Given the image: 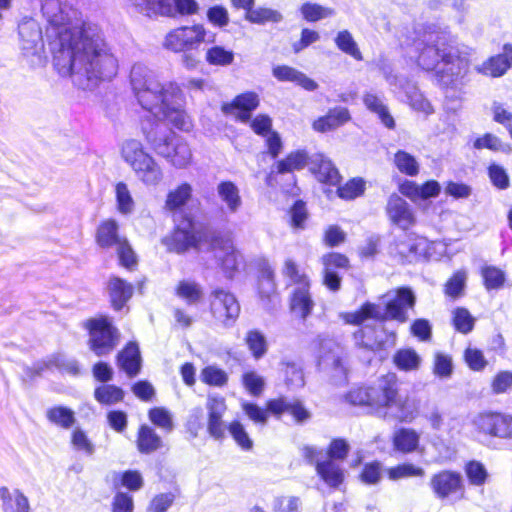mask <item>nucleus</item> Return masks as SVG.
<instances>
[{
    "mask_svg": "<svg viewBox=\"0 0 512 512\" xmlns=\"http://www.w3.org/2000/svg\"><path fill=\"white\" fill-rule=\"evenodd\" d=\"M395 365L404 371L417 370L421 364V358L413 349H401L393 357Z\"/></svg>",
    "mask_w": 512,
    "mask_h": 512,
    "instance_id": "a18cd8bd",
    "label": "nucleus"
},
{
    "mask_svg": "<svg viewBox=\"0 0 512 512\" xmlns=\"http://www.w3.org/2000/svg\"><path fill=\"white\" fill-rule=\"evenodd\" d=\"M205 254H211L227 278H233L242 263V256L228 237L212 234Z\"/></svg>",
    "mask_w": 512,
    "mask_h": 512,
    "instance_id": "9b49d317",
    "label": "nucleus"
},
{
    "mask_svg": "<svg viewBox=\"0 0 512 512\" xmlns=\"http://www.w3.org/2000/svg\"><path fill=\"white\" fill-rule=\"evenodd\" d=\"M259 105V97L254 92H246L235 97L231 103H225L222 111L228 115H234L242 122H247L251 112Z\"/></svg>",
    "mask_w": 512,
    "mask_h": 512,
    "instance_id": "aec40b11",
    "label": "nucleus"
},
{
    "mask_svg": "<svg viewBox=\"0 0 512 512\" xmlns=\"http://www.w3.org/2000/svg\"><path fill=\"white\" fill-rule=\"evenodd\" d=\"M205 60L213 66H229L234 62V52L223 46L215 45L206 50Z\"/></svg>",
    "mask_w": 512,
    "mask_h": 512,
    "instance_id": "37998d69",
    "label": "nucleus"
},
{
    "mask_svg": "<svg viewBox=\"0 0 512 512\" xmlns=\"http://www.w3.org/2000/svg\"><path fill=\"white\" fill-rule=\"evenodd\" d=\"M87 328L89 330V347L97 356L110 354L118 345L120 333L108 317L90 319Z\"/></svg>",
    "mask_w": 512,
    "mask_h": 512,
    "instance_id": "1a4fd4ad",
    "label": "nucleus"
},
{
    "mask_svg": "<svg viewBox=\"0 0 512 512\" xmlns=\"http://www.w3.org/2000/svg\"><path fill=\"white\" fill-rule=\"evenodd\" d=\"M316 471L321 479L332 488L338 487L344 480L343 469L333 460L327 459L318 462Z\"/></svg>",
    "mask_w": 512,
    "mask_h": 512,
    "instance_id": "2f4dec72",
    "label": "nucleus"
},
{
    "mask_svg": "<svg viewBox=\"0 0 512 512\" xmlns=\"http://www.w3.org/2000/svg\"><path fill=\"white\" fill-rule=\"evenodd\" d=\"M433 372L439 378H450L453 372L451 357L443 353H436L434 357Z\"/></svg>",
    "mask_w": 512,
    "mask_h": 512,
    "instance_id": "052dcab7",
    "label": "nucleus"
},
{
    "mask_svg": "<svg viewBox=\"0 0 512 512\" xmlns=\"http://www.w3.org/2000/svg\"><path fill=\"white\" fill-rule=\"evenodd\" d=\"M228 431L235 440V442L243 450H251L253 447V441L246 432L244 426L239 421H233L228 426Z\"/></svg>",
    "mask_w": 512,
    "mask_h": 512,
    "instance_id": "4d7b16f0",
    "label": "nucleus"
},
{
    "mask_svg": "<svg viewBox=\"0 0 512 512\" xmlns=\"http://www.w3.org/2000/svg\"><path fill=\"white\" fill-rule=\"evenodd\" d=\"M335 44L339 50L350 55L355 60L361 61L363 59L356 41L348 30H342L337 33Z\"/></svg>",
    "mask_w": 512,
    "mask_h": 512,
    "instance_id": "49530a36",
    "label": "nucleus"
},
{
    "mask_svg": "<svg viewBox=\"0 0 512 512\" xmlns=\"http://www.w3.org/2000/svg\"><path fill=\"white\" fill-rule=\"evenodd\" d=\"M407 99L409 100L410 106L419 112H423L426 115L433 113V107L431 103L419 92L418 88L411 84L407 83L406 86L402 87Z\"/></svg>",
    "mask_w": 512,
    "mask_h": 512,
    "instance_id": "79ce46f5",
    "label": "nucleus"
},
{
    "mask_svg": "<svg viewBox=\"0 0 512 512\" xmlns=\"http://www.w3.org/2000/svg\"><path fill=\"white\" fill-rule=\"evenodd\" d=\"M19 35L24 55L40 60L44 52V42L39 24L32 19L22 22L19 25Z\"/></svg>",
    "mask_w": 512,
    "mask_h": 512,
    "instance_id": "dca6fc26",
    "label": "nucleus"
},
{
    "mask_svg": "<svg viewBox=\"0 0 512 512\" xmlns=\"http://www.w3.org/2000/svg\"><path fill=\"white\" fill-rule=\"evenodd\" d=\"M475 319L465 308H457L453 313V324L461 333H469L474 326Z\"/></svg>",
    "mask_w": 512,
    "mask_h": 512,
    "instance_id": "13d9d810",
    "label": "nucleus"
},
{
    "mask_svg": "<svg viewBox=\"0 0 512 512\" xmlns=\"http://www.w3.org/2000/svg\"><path fill=\"white\" fill-rule=\"evenodd\" d=\"M115 198L117 211L121 215H131L135 211L136 203L126 183L118 182L115 185Z\"/></svg>",
    "mask_w": 512,
    "mask_h": 512,
    "instance_id": "f704fd0d",
    "label": "nucleus"
},
{
    "mask_svg": "<svg viewBox=\"0 0 512 512\" xmlns=\"http://www.w3.org/2000/svg\"><path fill=\"white\" fill-rule=\"evenodd\" d=\"M201 378L203 382L214 386H223L228 380L226 372L215 366L204 368L201 372Z\"/></svg>",
    "mask_w": 512,
    "mask_h": 512,
    "instance_id": "e2e57ef3",
    "label": "nucleus"
},
{
    "mask_svg": "<svg viewBox=\"0 0 512 512\" xmlns=\"http://www.w3.org/2000/svg\"><path fill=\"white\" fill-rule=\"evenodd\" d=\"M310 286L296 287L291 297V311L305 320L313 311L314 301L309 292Z\"/></svg>",
    "mask_w": 512,
    "mask_h": 512,
    "instance_id": "c85d7f7f",
    "label": "nucleus"
},
{
    "mask_svg": "<svg viewBox=\"0 0 512 512\" xmlns=\"http://www.w3.org/2000/svg\"><path fill=\"white\" fill-rule=\"evenodd\" d=\"M509 68L508 59L505 55H497L489 58L481 65L476 67V70L486 76L500 77Z\"/></svg>",
    "mask_w": 512,
    "mask_h": 512,
    "instance_id": "e433bc0d",
    "label": "nucleus"
},
{
    "mask_svg": "<svg viewBox=\"0 0 512 512\" xmlns=\"http://www.w3.org/2000/svg\"><path fill=\"white\" fill-rule=\"evenodd\" d=\"M320 364L325 368L331 369L335 384H342L346 381L347 369L344 365L343 358L339 354L333 353L322 357Z\"/></svg>",
    "mask_w": 512,
    "mask_h": 512,
    "instance_id": "58836bf2",
    "label": "nucleus"
},
{
    "mask_svg": "<svg viewBox=\"0 0 512 512\" xmlns=\"http://www.w3.org/2000/svg\"><path fill=\"white\" fill-rule=\"evenodd\" d=\"M175 496L172 493H161L156 495L150 502L149 512H166L173 504Z\"/></svg>",
    "mask_w": 512,
    "mask_h": 512,
    "instance_id": "338daca9",
    "label": "nucleus"
},
{
    "mask_svg": "<svg viewBox=\"0 0 512 512\" xmlns=\"http://www.w3.org/2000/svg\"><path fill=\"white\" fill-rule=\"evenodd\" d=\"M175 294L188 305L198 304L204 295L202 286L193 280H181L175 287Z\"/></svg>",
    "mask_w": 512,
    "mask_h": 512,
    "instance_id": "72a5a7b5",
    "label": "nucleus"
},
{
    "mask_svg": "<svg viewBox=\"0 0 512 512\" xmlns=\"http://www.w3.org/2000/svg\"><path fill=\"white\" fill-rule=\"evenodd\" d=\"M245 19L253 24L264 25L266 23L281 22L283 15L278 10L272 8L257 7L249 11V13H246Z\"/></svg>",
    "mask_w": 512,
    "mask_h": 512,
    "instance_id": "c9c22d12",
    "label": "nucleus"
},
{
    "mask_svg": "<svg viewBox=\"0 0 512 512\" xmlns=\"http://www.w3.org/2000/svg\"><path fill=\"white\" fill-rule=\"evenodd\" d=\"M431 487L439 498H447L462 493V477L457 472L442 471L431 478Z\"/></svg>",
    "mask_w": 512,
    "mask_h": 512,
    "instance_id": "6ab92c4d",
    "label": "nucleus"
},
{
    "mask_svg": "<svg viewBox=\"0 0 512 512\" xmlns=\"http://www.w3.org/2000/svg\"><path fill=\"white\" fill-rule=\"evenodd\" d=\"M492 390L496 394L505 393L512 388V372L501 371L492 381Z\"/></svg>",
    "mask_w": 512,
    "mask_h": 512,
    "instance_id": "774afa93",
    "label": "nucleus"
},
{
    "mask_svg": "<svg viewBox=\"0 0 512 512\" xmlns=\"http://www.w3.org/2000/svg\"><path fill=\"white\" fill-rule=\"evenodd\" d=\"M386 214L394 225L407 230L416 223V216L409 203L398 194H391L386 204Z\"/></svg>",
    "mask_w": 512,
    "mask_h": 512,
    "instance_id": "f3484780",
    "label": "nucleus"
},
{
    "mask_svg": "<svg viewBox=\"0 0 512 512\" xmlns=\"http://www.w3.org/2000/svg\"><path fill=\"white\" fill-rule=\"evenodd\" d=\"M96 240L102 248H115L121 265L126 268L136 263L134 252L126 238L119 235L118 223L115 220L109 219L99 225Z\"/></svg>",
    "mask_w": 512,
    "mask_h": 512,
    "instance_id": "9d476101",
    "label": "nucleus"
},
{
    "mask_svg": "<svg viewBox=\"0 0 512 512\" xmlns=\"http://www.w3.org/2000/svg\"><path fill=\"white\" fill-rule=\"evenodd\" d=\"M282 273L291 280V283L297 285V287L310 286L308 276L302 272L298 265L291 259H287L284 262Z\"/></svg>",
    "mask_w": 512,
    "mask_h": 512,
    "instance_id": "5fc2aeb1",
    "label": "nucleus"
},
{
    "mask_svg": "<svg viewBox=\"0 0 512 512\" xmlns=\"http://www.w3.org/2000/svg\"><path fill=\"white\" fill-rule=\"evenodd\" d=\"M363 102L369 111L378 116L385 127L389 129H393L395 127L394 118L379 96L370 92L366 93L363 96Z\"/></svg>",
    "mask_w": 512,
    "mask_h": 512,
    "instance_id": "473e14b6",
    "label": "nucleus"
},
{
    "mask_svg": "<svg viewBox=\"0 0 512 512\" xmlns=\"http://www.w3.org/2000/svg\"><path fill=\"white\" fill-rule=\"evenodd\" d=\"M242 382L247 391L253 396H260L265 386L264 378L254 371L245 373Z\"/></svg>",
    "mask_w": 512,
    "mask_h": 512,
    "instance_id": "680f3d73",
    "label": "nucleus"
},
{
    "mask_svg": "<svg viewBox=\"0 0 512 512\" xmlns=\"http://www.w3.org/2000/svg\"><path fill=\"white\" fill-rule=\"evenodd\" d=\"M117 361L119 367L125 371L129 377L136 376L141 367V356L138 345L133 342L127 344L118 354Z\"/></svg>",
    "mask_w": 512,
    "mask_h": 512,
    "instance_id": "bb28decb",
    "label": "nucleus"
},
{
    "mask_svg": "<svg viewBox=\"0 0 512 512\" xmlns=\"http://www.w3.org/2000/svg\"><path fill=\"white\" fill-rule=\"evenodd\" d=\"M310 169L321 182L337 185L340 181V174L334 164L322 154L313 155L310 158Z\"/></svg>",
    "mask_w": 512,
    "mask_h": 512,
    "instance_id": "412c9836",
    "label": "nucleus"
},
{
    "mask_svg": "<svg viewBox=\"0 0 512 512\" xmlns=\"http://www.w3.org/2000/svg\"><path fill=\"white\" fill-rule=\"evenodd\" d=\"M149 419L153 424L164 430L171 431L173 428L172 416L170 412L163 407L151 409L149 411Z\"/></svg>",
    "mask_w": 512,
    "mask_h": 512,
    "instance_id": "0e129e2a",
    "label": "nucleus"
},
{
    "mask_svg": "<svg viewBox=\"0 0 512 512\" xmlns=\"http://www.w3.org/2000/svg\"><path fill=\"white\" fill-rule=\"evenodd\" d=\"M385 385V391H391V399L382 401L379 417L404 423L413 422L419 416L420 400L408 394H399L397 378L393 374L387 375Z\"/></svg>",
    "mask_w": 512,
    "mask_h": 512,
    "instance_id": "423d86ee",
    "label": "nucleus"
},
{
    "mask_svg": "<svg viewBox=\"0 0 512 512\" xmlns=\"http://www.w3.org/2000/svg\"><path fill=\"white\" fill-rule=\"evenodd\" d=\"M428 241L425 238L407 237L395 244V252L408 262H413L426 255Z\"/></svg>",
    "mask_w": 512,
    "mask_h": 512,
    "instance_id": "5701e85b",
    "label": "nucleus"
},
{
    "mask_svg": "<svg viewBox=\"0 0 512 512\" xmlns=\"http://www.w3.org/2000/svg\"><path fill=\"white\" fill-rule=\"evenodd\" d=\"M71 444L77 451H81L88 456L95 452V446L88 438L87 434L80 428L73 430L71 435Z\"/></svg>",
    "mask_w": 512,
    "mask_h": 512,
    "instance_id": "6e6d98bb",
    "label": "nucleus"
},
{
    "mask_svg": "<svg viewBox=\"0 0 512 512\" xmlns=\"http://www.w3.org/2000/svg\"><path fill=\"white\" fill-rule=\"evenodd\" d=\"M245 342L255 359H260L266 354L268 344L266 337L260 331H248L245 337Z\"/></svg>",
    "mask_w": 512,
    "mask_h": 512,
    "instance_id": "8fccbe9b",
    "label": "nucleus"
},
{
    "mask_svg": "<svg viewBox=\"0 0 512 512\" xmlns=\"http://www.w3.org/2000/svg\"><path fill=\"white\" fill-rule=\"evenodd\" d=\"M394 164L401 173L408 176H416L419 172V164L415 157L403 150L395 154Z\"/></svg>",
    "mask_w": 512,
    "mask_h": 512,
    "instance_id": "3c124183",
    "label": "nucleus"
},
{
    "mask_svg": "<svg viewBox=\"0 0 512 512\" xmlns=\"http://www.w3.org/2000/svg\"><path fill=\"white\" fill-rule=\"evenodd\" d=\"M206 407L208 410L207 431L214 439H222L228 429L222 420L227 409L225 400L222 397L210 396Z\"/></svg>",
    "mask_w": 512,
    "mask_h": 512,
    "instance_id": "a211bd4d",
    "label": "nucleus"
},
{
    "mask_svg": "<svg viewBox=\"0 0 512 512\" xmlns=\"http://www.w3.org/2000/svg\"><path fill=\"white\" fill-rule=\"evenodd\" d=\"M351 119L349 110L345 107H335L328 111L325 116L316 119L312 127L317 132H328L334 130Z\"/></svg>",
    "mask_w": 512,
    "mask_h": 512,
    "instance_id": "b1692460",
    "label": "nucleus"
},
{
    "mask_svg": "<svg viewBox=\"0 0 512 512\" xmlns=\"http://www.w3.org/2000/svg\"><path fill=\"white\" fill-rule=\"evenodd\" d=\"M0 501L3 512H31L28 498L19 489L0 487Z\"/></svg>",
    "mask_w": 512,
    "mask_h": 512,
    "instance_id": "4be33fe9",
    "label": "nucleus"
},
{
    "mask_svg": "<svg viewBox=\"0 0 512 512\" xmlns=\"http://www.w3.org/2000/svg\"><path fill=\"white\" fill-rule=\"evenodd\" d=\"M302 17L308 22H316L322 19L332 17L336 14L330 7L322 6L318 3L305 2L300 6Z\"/></svg>",
    "mask_w": 512,
    "mask_h": 512,
    "instance_id": "ea45409f",
    "label": "nucleus"
},
{
    "mask_svg": "<svg viewBox=\"0 0 512 512\" xmlns=\"http://www.w3.org/2000/svg\"><path fill=\"white\" fill-rule=\"evenodd\" d=\"M393 447L396 451L404 454L415 452L420 444V434L413 428H399L392 438Z\"/></svg>",
    "mask_w": 512,
    "mask_h": 512,
    "instance_id": "cd10ccee",
    "label": "nucleus"
},
{
    "mask_svg": "<svg viewBox=\"0 0 512 512\" xmlns=\"http://www.w3.org/2000/svg\"><path fill=\"white\" fill-rule=\"evenodd\" d=\"M121 155L134 171L137 179L145 186L156 187L162 182L164 173L161 166L145 151L140 141L136 139L124 141Z\"/></svg>",
    "mask_w": 512,
    "mask_h": 512,
    "instance_id": "39448f33",
    "label": "nucleus"
},
{
    "mask_svg": "<svg viewBox=\"0 0 512 512\" xmlns=\"http://www.w3.org/2000/svg\"><path fill=\"white\" fill-rule=\"evenodd\" d=\"M387 375L381 377L372 387H358L347 394V400L353 405L365 406L379 416L382 401L391 399V391H385Z\"/></svg>",
    "mask_w": 512,
    "mask_h": 512,
    "instance_id": "f8f14e48",
    "label": "nucleus"
},
{
    "mask_svg": "<svg viewBox=\"0 0 512 512\" xmlns=\"http://www.w3.org/2000/svg\"><path fill=\"white\" fill-rule=\"evenodd\" d=\"M362 325L363 327L354 332L356 344L372 351L381 349L382 341L378 339L375 329L365 323Z\"/></svg>",
    "mask_w": 512,
    "mask_h": 512,
    "instance_id": "4c0bfd02",
    "label": "nucleus"
},
{
    "mask_svg": "<svg viewBox=\"0 0 512 512\" xmlns=\"http://www.w3.org/2000/svg\"><path fill=\"white\" fill-rule=\"evenodd\" d=\"M388 477L391 480H399L409 477H424L425 471L411 463H404L387 470Z\"/></svg>",
    "mask_w": 512,
    "mask_h": 512,
    "instance_id": "603ef678",
    "label": "nucleus"
},
{
    "mask_svg": "<svg viewBox=\"0 0 512 512\" xmlns=\"http://www.w3.org/2000/svg\"><path fill=\"white\" fill-rule=\"evenodd\" d=\"M471 425L479 438H499L503 440H512V415L484 411L476 414Z\"/></svg>",
    "mask_w": 512,
    "mask_h": 512,
    "instance_id": "6e6552de",
    "label": "nucleus"
},
{
    "mask_svg": "<svg viewBox=\"0 0 512 512\" xmlns=\"http://www.w3.org/2000/svg\"><path fill=\"white\" fill-rule=\"evenodd\" d=\"M385 309L380 305L365 303L360 310L346 313L343 319L349 324H363L369 320L384 321L387 319L405 323L409 317L408 309L415 305V295L411 289L402 287L389 291L383 296Z\"/></svg>",
    "mask_w": 512,
    "mask_h": 512,
    "instance_id": "7ed1b4c3",
    "label": "nucleus"
},
{
    "mask_svg": "<svg viewBox=\"0 0 512 512\" xmlns=\"http://www.w3.org/2000/svg\"><path fill=\"white\" fill-rule=\"evenodd\" d=\"M465 473L469 482L474 486L484 485L488 478L487 469L481 462L476 460H472L466 464Z\"/></svg>",
    "mask_w": 512,
    "mask_h": 512,
    "instance_id": "864d4df0",
    "label": "nucleus"
},
{
    "mask_svg": "<svg viewBox=\"0 0 512 512\" xmlns=\"http://www.w3.org/2000/svg\"><path fill=\"white\" fill-rule=\"evenodd\" d=\"M469 71V62L465 57L457 55L453 48V57L443 62V68L437 72V80L443 87L458 88L464 84Z\"/></svg>",
    "mask_w": 512,
    "mask_h": 512,
    "instance_id": "2eb2a0df",
    "label": "nucleus"
},
{
    "mask_svg": "<svg viewBox=\"0 0 512 512\" xmlns=\"http://www.w3.org/2000/svg\"><path fill=\"white\" fill-rule=\"evenodd\" d=\"M193 188L189 183H182L170 190L166 196L164 208L175 212L184 207L192 198Z\"/></svg>",
    "mask_w": 512,
    "mask_h": 512,
    "instance_id": "7c9ffc66",
    "label": "nucleus"
},
{
    "mask_svg": "<svg viewBox=\"0 0 512 512\" xmlns=\"http://www.w3.org/2000/svg\"><path fill=\"white\" fill-rule=\"evenodd\" d=\"M95 399L103 405H113L124 398V391L115 385H102L94 391Z\"/></svg>",
    "mask_w": 512,
    "mask_h": 512,
    "instance_id": "09e8293b",
    "label": "nucleus"
},
{
    "mask_svg": "<svg viewBox=\"0 0 512 512\" xmlns=\"http://www.w3.org/2000/svg\"><path fill=\"white\" fill-rule=\"evenodd\" d=\"M137 443L142 453H151L162 446L161 438L148 426L140 428Z\"/></svg>",
    "mask_w": 512,
    "mask_h": 512,
    "instance_id": "a19ab883",
    "label": "nucleus"
},
{
    "mask_svg": "<svg viewBox=\"0 0 512 512\" xmlns=\"http://www.w3.org/2000/svg\"><path fill=\"white\" fill-rule=\"evenodd\" d=\"M302 502L296 496H280L275 499L274 512H301Z\"/></svg>",
    "mask_w": 512,
    "mask_h": 512,
    "instance_id": "69168bd1",
    "label": "nucleus"
},
{
    "mask_svg": "<svg viewBox=\"0 0 512 512\" xmlns=\"http://www.w3.org/2000/svg\"><path fill=\"white\" fill-rule=\"evenodd\" d=\"M139 11L148 17L174 18V0H132Z\"/></svg>",
    "mask_w": 512,
    "mask_h": 512,
    "instance_id": "a878e982",
    "label": "nucleus"
},
{
    "mask_svg": "<svg viewBox=\"0 0 512 512\" xmlns=\"http://www.w3.org/2000/svg\"><path fill=\"white\" fill-rule=\"evenodd\" d=\"M211 235L196 234L186 228H177L170 237L163 240L169 251L178 254L186 252L194 247L200 253H206Z\"/></svg>",
    "mask_w": 512,
    "mask_h": 512,
    "instance_id": "4468645a",
    "label": "nucleus"
},
{
    "mask_svg": "<svg viewBox=\"0 0 512 512\" xmlns=\"http://www.w3.org/2000/svg\"><path fill=\"white\" fill-rule=\"evenodd\" d=\"M216 191L230 213H236L242 206L239 188L232 181H221L217 185Z\"/></svg>",
    "mask_w": 512,
    "mask_h": 512,
    "instance_id": "c756f323",
    "label": "nucleus"
},
{
    "mask_svg": "<svg viewBox=\"0 0 512 512\" xmlns=\"http://www.w3.org/2000/svg\"><path fill=\"white\" fill-rule=\"evenodd\" d=\"M451 36L446 30L432 25L419 32L412 47L416 54L417 64L423 70L431 71L439 61H448L453 57Z\"/></svg>",
    "mask_w": 512,
    "mask_h": 512,
    "instance_id": "20e7f679",
    "label": "nucleus"
},
{
    "mask_svg": "<svg viewBox=\"0 0 512 512\" xmlns=\"http://www.w3.org/2000/svg\"><path fill=\"white\" fill-rule=\"evenodd\" d=\"M365 182L362 179H352L338 188V195L344 200H352L363 194Z\"/></svg>",
    "mask_w": 512,
    "mask_h": 512,
    "instance_id": "bf43d9fd",
    "label": "nucleus"
},
{
    "mask_svg": "<svg viewBox=\"0 0 512 512\" xmlns=\"http://www.w3.org/2000/svg\"><path fill=\"white\" fill-rule=\"evenodd\" d=\"M108 291L113 308L121 310L132 297L134 287L131 283L119 277H111L108 283Z\"/></svg>",
    "mask_w": 512,
    "mask_h": 512,
    "instance_id": "393cba45",
    "label": "nucleus"
},
{
    "mask_svg": "<svg viewBox=\"0 0 512 512\" xmlns=\"http://www.w3.org/2000/svg\"><path fill=\"white\" fill-rule=\"evenodd\" d=\"M308 162H310V158L305 151H296L277 163V171L283 174L300 170L305 167Z\"/></svg>",
    "mask_w": 512,
    "mask_h": 512,
    "instance_id": "c03bdc74",
    "label": "nucleus"
},
{
    "mask_svg": "<svg viewBox=\"0 0 512 512\" xmlns=\"http://www.w3.org/2000/svg\"><path fill=\"white\" fill-rule=\"evenodd\" d=\"M47 419L64 429H69L75 422L74 412L63 406L52 407L46 412Z\"/></svg>",
    "mask_w": 512,
    "mask_h": 512,
    "instance_id": "de8ad7c7",
    "label": "nucleus"
},
{
    "mask_svg": "<svg viewBox=\"0 0 512 512\" xmlns=\"http://www.w3.org/2000/svg\"><path fill=\"white\" fill-rule=\"evenodd\" d=\"M210 306L214 318L226 326L231 325L240 313V305L235 296L222 288L211 292Z\"/></svg>",
    "mask_w": 512,
    "mask_h": 512,
    "instance_id": "ddd939ff",
    "label": "nucleus"
},
{
    "mask_svg": "<svg viewBox=\"0 0 512 512\" xmlns=\"http://www.w3.org/2000/svg\"><path fill=\"white\" fill-rule=\"evenodd\" d=\"M215 37L203 24L197 23L170 30L165 35L162 46L173 53L191 52L198 50L203 43H214Z\"/></svg>",
    "mask_w": 512,
    "mask_h": 512,
    "instance_id": "0eeeda50",
    "label": "nucleus"
},
{
    "mask_svg": "<svg viewBox=\"0 0 512 512\" xmlns=\"http://www.w3.org/2000/svg\"><path fill=\"white\" fill-rule=\"evenodd\" d=\"M46 35L59 74L71 77L82 89H93L112 80L119 58L99 25L73 18L76 12L60 0H44Z\"/></svg>",
    "mask_w": 512,
    "mask_h": 512,
    "instance_id": "f257e3e1",
    "label": "nucleus"
},
{
    "mask_svg": "<svg viewBox=\"0 0 512 512\" xmlns=\"http://www.w3.org/2000/svg\"><path fill=\"white\" fill-rule=\"evenodd\" d=\"M130 82L139 104L157 119L156 122H144L142 125L147 142L175 168L187 167L192 160L190 147L164 122L184 131L191 128L189 117L182 109L184 95L180 86L173 81L161 82L142 63L132 66Z\"/></svg>",
    "mask_w": 512,
    "mask_h": 512,
    "instance_id": "f03ea898",
    "label": "nucleus"
}]
</instances>
